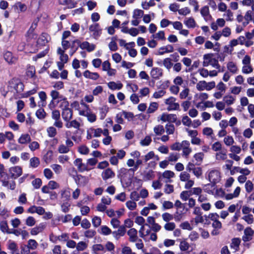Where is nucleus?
<instances>
[{"label": "nucleus", "mask_w": 254, "mask_h": 254, "mask_svg": "<svg viewBox=\"0 0 254 254\" xmlns=\"http://www.w3.org/2000/svg\"><path fill=\"white\" fill-rule=\"evenodd\" d=\"M83 76L86 78L91 79L92 80H97L100 77L97 72H92L89 70H86L83 72Z\"/></svg>", "instance_id": "nucleus-13"}, {"label": "nucleus", "mask_w": 254, "mask_h": 254, "mask_svg": "<svg viewBox=\"0 0 254 254\" xmlns=\"http://www.w3.org/2000/svg\"><path fill=\"white\" fill-rule=\"evenodd\" d=\"M89 30L90 32L93 33V36L96 39H98L102 34V29L98 23L91 25L89 27Z\"/></svg>", "instance_id": "nucleus-3"}, {"label": "nucleus", "mask_w": 254, "mask_h": 254, "mask_svg": "<svg viewBox=\"0 0 254 254\" xmlns=\"http://www.w3.org/2000/svg\"><path fill=\"white\" fill-rule=\"evenodd\" d=\"M109 111V108L107 106H104L100 109V119L103 120L106 116L107 113Z\"/></svg>", "instance_id": "nucleus-30"}, {"label": "nucleus", "mask_w": 254, "mask_h": 254, "mask_svg": "<svg viewBox=\"0 0 254 254\" xmlns=\"http://www.w3.org/2000/svg\"><path fill=\"white\" fill-rule=\"evenodd\" d=\"M61 195L64 201H67L70 198V192L69 190H64L62 191Z\"/></svg>", "instance_id": "nucleus-31"}, {"label": "nucleus", "mask_w": 254, "mask_h": 254, "mask_svg": "<svg viewBox=\"0 0 254 254\" xmlns=\"http://www.w3.org/2000/svg\"><path fill=\"white\" fill-rule=\"evenodd\" d=\"M190 12V10L188 7L182 8L178 10V13L180 15H187Z\"/></svg>", "instance_id": "nucleus-63"}, {"label": "nucleus", "mask_w": 254, "mask_h": 254, "mask_svg": "<svg viewBox=\"0 0 254 254\" xmlns=\"http://www.w3.org/2000/svg\"><path fill=\"white\" fill-rule=\"evenodd\" d=\"M176 227L174 222H168L165 224L164 228L167 231H173Z\"/></svg>", "instance_id": "nucleus-56"}, {"label": "nucleus", "mask_w": 254, "mask_h": 254, "mask_svg": "<svg viewBox=\"0 0 254 254\" xmlns=\"http://www.w3.org/2000/svg\"><path fill=\"white\" fill-rule=\"evenodd\" d=\"M12 53L9 51L6 52L4 54V58L5 60L8 63H12Z\"/></svg>", "instance_id": "nucleus-57"}, {"label": "nucleus", "mask_w": 254, "mask_h": 254, "mask_svg": "<svg viewBox=\"0 0 254 254\" xmlns=\"http://www.w3.org/2000/svg\"><path fill=\"white\" fill-rule=\"evenodd\" d=\"M11 88H13L17 93L22 92L24 89V85L18 78H12L8 82Z\"/></svg>", "instance_id": "nucleus-1"}, {"label": "nucleus", "mask_w": 254, "mask_h": 254, "mask_svg": "<svg viewBox=\"0 0 254 254\" xmlns=\"http://www.w3.org/2000/svg\"><path fill=\"white\" fill-rule=\"evenodd\" d=\"M163 64L167 69H170L173 66V63L171 62V59L169 58H165L163 61Z\"/></svg>", "instance_id": "nucleus-39"}, {"label": "nucleus", "mask_w": 254, "mask_h": 254, "mask_svg": "<svg viewBox=\"0 0 254 254\" xmlns=\"http://www.w3.org/2000/svg\"><path fill=\"white\" fill-rule=\"evenodd\" d=\"M36 116L40 120L44 119L46 116V113L43 108H40L37 110L36 112Z\"/></svg>", "instance_id": "nucleus-29"}, {"label": "nucleus", "mask_w": 254, "mask_h": 254, "mask_svg": "<svg viewBox=\"0 0 254 254\" xmlns=\"http://www.w3.org/2000/svg\"><path fill=\"white\" fill-rule=\"evenodd\" d=\"M129 236V241L131 242H135L137 240V231L135 228H131L127 231Z\"/></svg>", "instance_id": "nucleus-12"}, {"label": "nucleus", "mask_w": 254, "mask_h": 254, "mask_svg": "<svg viewBox=\"0 0 254 254\" xmlns=\"http://www.w3.org/2000/svg\"><path fill=\"white\" fill-rule=\"evenodd\" d=\"M82 160L81 158H77L74 161V164L75 166H77L78 169L80 172H83L85 171H89L90 170L88 167L82 163Z\"/></svg>", "instance_id": "nucleus-11"}, {"label": "nucleus", "mask_w": 254, "mask_h": 254, "mask_svg": "<svg viewBox=\"0 0 254 254\" xmlns=\"http://www.w3.org/2000/svg\"><path fill=\"white\" fill-rule=\"evenodd\" d=\"M48 135L50 137H55L57 133V129L53 127H50L47 129Z\"/></svg>", "instance_id": "nucleus-33"}, {"label": "nucleus", "mask_w": 254, "mask_h": 254, "mask_svg": "<svg viewBox=\"0 0 254 254\" xmlns=\"http://www.w3.org/2000/svg\"><path fill=\"white\" fill-rule=\"evenodd\" d=\"M184 23L189 28H193L195 27V21L192 17L189 18Z\"/></svg>", "instance_id": "nucleus-28"}, {"label": "nucleus", "mask_w": 254, "mask_h": 254, "mask_svg": "<svg viewBox=\"0 0 254 254\" xmlns=\"http://www.w3.org/2000/svg\"><path fill=\"white\" fill-rule=\"evenodd\" d=\"M19 7V12H25L27 10V6L25 3H22L21 2H17L16 3L15 6Z\"/></svg>", "instance_id": "nucleus-54"}, {"label": "nucleus", "mask_w": 254, "mask_h": 254, "mask_svg": "<svg viewBox=\"0 0 254 254\" xmlns=\"http://www.w3.org/2000/svg\"><path fill=\"white\" fill-rule=\"evenodd\" d=\"M227 68L233 73H235L237 71V67L233 62L228 63Z\"/></svg>", "instance_id": "nucleus-36"}, {"label": "nucleus", "mask_w": 254, "mask_h": 254, "mask_svg": "<svg viewBox=\"0 0 254 254\" xmlns=\"http://www.w3.org/2000/svg\"><path fill=\"white\" fill-rule=\"evenodd\" d=\"M254 231L251 227H247L244 230V235L242 237L244 242H249L252 240Z\"/></svg>", "instance_id": "nucleus-6"}, {"label": "nucleus", "mask_w": 254, "mask_h": 254, "mask_svg": "<svg viewBox=\"0 0 254 254\" xmlns=\"http://www.w3.org/2000/svg\"><path fill=\"white\" fill-rule=\"evenodd\" d=\"M207 82L204 81H200L197 84H196V88L198 91H202L204 89H205V85H206Z\"/></svg>", "instance_id": "nucleus-52"}, {"label": "nucleus", "mask_w": 254, "mask_h": 254, "mask_svg": "<svg viewBox=\"0 0 254 254\" xmlns=\"http://www.w3.org/2000/svg\"><path fill=\"white\" fill-rule=\"evenodd\" d=\"M126 204L128 209L130 210H133L136 207V203L134 201H127Z\"/></svg>", "instance_id": "nucleus-46"}, {"label": "nucleus", "mask_w": 254, "mask_h": 254, "mask_svg": "<svg viewBox=\"0 0 254 254\" xmlns=\"http://www.w3.org/2000/svg\"><path fill=\"white\" fill-rule=\"evenodd\" d=\"M53 152L52 150H48L43 157V160L47 163H49L53 159Z\"/></svg>", "instance_id": "nucleus-26"}, {"label": "nucleus", "mask_w": 254, "mask_h": 254, "mask_svg": "<svg viewBox=\"0 0 254 254\" xmlns=\"http://www.w3.org/2000/svg\"><path fill=\"white\" fill-rule=\"evenodd\" d=\"M69 150V148L63 144H61L58 148V151L60 153H68Z\"/></svg>", "instance_id": "nucleus-47"}, {"label": "nucleus", "mask_w": 254, "mask_h": 254, "mask_svg": "<svg viewBox=\"0 0 254 254\" xmlns=\"http://www.w3.org/2000/svg\"><path fill=\"white\" fill-rule=\"evenodd\" d=\"M144 14V11L139 9H135L133 11V18L135 19L140 18Z\"/></svg>", "instance_id": "nucleus-34"}, {"label": "nucleus", "mask_w": 254, "mask_h": 254, "mask_svg": "<svg viewBox=\"0 0 254 254\" xmlns=\"http://www.w3.org/2000/svg\"><path fill=\"white\" fill-rule=\"evenodd\" d=\"M191 191H183L180 194L181 198L184 201H186L189 199L190 196L191 195Z\"/></svg>", "instance_id": "nucleus-37"}, {"label": "nucleus", "mask_w": 254, "mask_h": 254, "mask_svg": "<svg viewBox=\"0 0 254 254\" xmlns=\"http://www.w3.org/2000/svg\"><path fill=\"white\" fill-rule=\"evenodd\" d=\"M60 4L66 5L68 8H72L76 6L77 3L72 0H60Z\"/></svg>", "instance_id": "nucleus-21"}, {"label": "nucleus", "mask_w": 254, "mask_h": 254, "mask_svg": "<svg viewBox=\"0 0 254 254\" xmlns=\"http://www.w3.org/2000/svg\"><path fill=\"white\" fill-rule=\"evenodd\" d=\"M73 115L72 110L70 108L63 109L62 116L64 121L66 122L69 121Z\"/></svg>", "instance_id": "nucleus-8"}, {"label": "nucleus", "mask_w": 254, "mask_h": 254, "mask_svg": "<svg viewBox=\"0 0 254 254\" xmlns=\"http://www.w3.org/2000/svg\"><path fill=\"white\" fill-rule=\"evenodd\" d=\"M234 170H236V172H240L246 176L249 175L250 174V171L247 168L241 169L239 167H234L233 169L230 171V174L231 175L235 174Z\"/></svg>", "instance_id": "nucleus-16"}, {"label": "nucleus", "mask_w": 254, "mask_h": 254, "mask_svg": "<svg viewBox=\"0 0 254 254\" xmlns=\"http://www.w3.org/2000/svg\"><path fill=\"white\" fill-rule=\"evenodd\" d=\"M246 190L248 193H250L254 189V185L252 181L248 180L245 184Z\"/></svg>", "instance_id": "nucleus-43"}, {"label": "nucleus", "mask_w": 254, "mask_h": 254, "mask_svg": "<svg viewBox=\"0 0 254 254\" xmlns=\"http://www.w3.org/2000/svg\"><path fill=\"white\" fill-rule=\"evenodd\" d=\"M176 100V98L174 97H170L165 100V103L169 105L167 109L168 111L179 110V104L175 103Z\"/></svg>", "instance_id": "nucleus-2"}, {"label": "nucleus", "mask_w": 254, "mask_h": 254, "mask_svg": "<svg viewBox=\"0 0 254 254\" xmlns=\"http://www.w3.org/2000/svg\"><path fill=\"white\" fill-rule=\"evenodd\" d=\"M45 228V224L43 223H41L39 224L38 226H36V227L32 228L31 230L30 233L32 235H36L39 233L43 231V230Z\"/></svg>", "instance_id": "nucleus-15"}, {"label": "nucleus", "mask_w": 254, "mask_h": 254, "mask_svg": "<svg viewBox=\"0 0 254 254\" xmlns=\"http://www.w3.org/2000/svg\"><path fill=\"white\" fill-rule=\"evenodd\" d=\"M154 131L156 135H161L165 131L164 127L162 125H158L154 127Z\"/></svg>", "instance_id": "nucleus-38"}, {"label": "nucleus", "mask_w": 254, "mask_h": 254, "mask_svg": "<svg viewBox=\"0 0 254 254\" xmlns=\"http://www.w3.org/2000/svg\"><path fill=\"white\" fill-rule=\"evenodd\" d=\"M32 184L35 189H38L42 184V181L40 178H36L32 182Z\"/></svg>", "instance_id": "nucleus-40"}, {"label": "nucleus", "mask_w": 254, "mask_h": 254, "mask_svg": "<svg viewBox=\"0 0 254 254\" xmlns=\"http://www.w3.org/2000/svg\"><path fill=\"white\" fill-rule=\"evenodd\" d=\"M27 246L30 249L34 250L37 248L38 243L35 240L30 239L28 241Z\"/></svg>", "instance_id": "nucleus-48"}, {"label": "nucleus", "mask_w": 254, "mask_h": 254, "mask_svg": "<svg viewBox=\"0 0 254 254\" xmlns=\"http://www.w3.org/2000/svg\"><path fill=\"white\" fill-rule=\"evenodd\" d=\"M96 234L95 230H86L84 233V235L86 237L88 238H93Z\"/></svg>", "instance_id": "nucleus-62"}, {"label": "nucleus", "mask_w": 254, "mask_h": 254, "mask_svg": "<svg viewBox=\"0 0 254 254\" xmlns=\"http://www.w3.org/2000/svg\"><path fill=\"white\" fill-rule=\"evenodd\" d=\"M150 75L152 78L159 79L163 75V69L159 67H153Z\"/></svg>", "instance_id": "nucleus-9"}, {"label": "nucleus", "mask_w": 254, "mask_h": 254, "mask_svg": "<svg viewBox=\"0 0 254 254\" xmlns=\"http://www.w3.org/2000/svg\"><path fill=\"white\" fill-rule=\"evenodd\" d=\"M78 151L81 154L87 155L89 152V149L85 145H82L78 147Z\"/></svg>", "instance_id": "nucleus-35"}, {"label": "nucleus", "mask_w": 254, "mask_h": 254, "mask_svg": "<svg viewBox=\"0 0 254 254\" xmlns=\"http://www.w3.org/2000/svg\"><path fill=\"white\" fill-rule=\"evenodd\" d=\"M31 137L28 134H23L18 139V142L20 144H26L31 141Z\"/></svg>", "instance_id": "nucleus-19"}, {"label": "nucleus", "mask_w": 254, "mask_h": 254, "mask_svg": "<svg viewBox=\"0 0 254 254\" xmlns=\"http://www.w3.org/2000/svg\"><path fill=\"white\" fill-rule=\"evenodd\" d=\"M174 176L175 173L173 171L170 170H166L162 174V177L167 179H170L171 178H173Z\"/></svg>", "instance_id": "nucleus-42"}, {"label": "nucleus", "mask_w": 254, "mask_h": 254, "mask_svg": "<svg viewBox=\"0 0 254 254\" xmlns=\"http://www.w3.org/2000/svg\"><path fill=\"white\" fill-rule=\"evenodd\" d=\"M122 253L123 254H136L132 252L131 248L127 246H125L123 248Z\"/></svg>", "instance_id": "nucleus-64"}, {"label": "nucleus", "mask_w": 254, "mask_h": 254, "mask_svg": "<svg viewBox=\"0 0 254 254\" xmlns=\"http://www.w3.org/2000/svg\"><path fill=\"white\" fill-rule=\"evenodd\" d=\"M0 230L3 233L11 234V231L8 229L6 221H2L0 223Z\"/></svg>", "instance_id": "nucleus-25"}, {"label": "nucleus", "mask_w": 254, "mask_h": 254, "mask_svg": "<svg viewBox=\"0 0 254 254\" xmlns=\"http://www.w3.org/2000/svg\"><path fill=\"white\" fill-rule=\"evenodd\" d=\"M159 107V105L156 102H151L150 104L149 107L147 110V114H151L154 113L155 111H156Z\"/></svg>", "instance_id": "nucleus-27"}, {"label": "nucleus", "mask_w": 254, "mask_h": 254, "mask_svg": "<svg viewBox=\"0 0 254 254\" xmlns=\"http://www.w3.org/2000/svg\"><path fill=\"white\" fill-rule=\"evenodd\" d=\"M241 240L239 238H234L232 239V242L230 244L231 249H233L235 251H238L239 250V246L241 244Z\"/></svg>", "instance_id": "nucleus-17"}, {"label": "nucleus", "mask_w": 254, "mask_h": 254, "mask_svg": "<svg viewBox=\"0 0 254 254\" xmlns=\"http://www.w3.org/2000/svg\"><path fill=\"white\" fill-rule=\"evenodd\" d=\"M174 51V48L171 45H168L166 46H163L160 48L158 51L159 55H163L165 53H171Z\"/></svg>", "instance_id": "nucleus-14"}, {"label": "nucleus", "mask_w": 254, "mask_h": 254, "mask_svg": "<svg viewBox=\"0 0 254 254\" xmlns=\"http://www.w3.org/2000/svg\"><path fill=\"white\" fill-rule=\"evenodd\" d=\"M187 239H183V240L180 241L179 247L180 250L182 252H185L189 250L190 247V245L187 241Z\"/></svg>", "instance_id": "nucleus-20"}, {"label": "nucleus", "mask_w": 254, "mask_h": 254, "mask_svg": "<svg viewBox=\"0 0 254 254\" xmlns=\"http://www.w3.org/2000/svg\"><path fill=\"white\" fill-rule=\"evenodd\" d=\"M152 141L151 138L149 136H146L145 138L142 139L141 142L140 144L142 146H148L150 144Z\"/></svg>", "instance_id": "nucleus-50"}, {"label": "nucleus", "mask_w": 254, "mask_h": 254, "mask_svg": "<svg viewBox=\"0 0 254 254\" xmlns=\"http://www.w3.org/2000/svg\"><path fill=\"white\" fill-rule=\"evenodd\" d=\"M92 223L93 225L97 228L101 225V219L100 217L98 216H94L92 220Z\"/></svg>", "instance_id": "nucleus-45"}, {"label": "nucleus", "mask_w": 254, "mask_h": 254, "mask_svg": "<svg viewBox=\"0 0 254 254\" xmlns=\"http://www.w3.org/2000/svg\"><path fill=\"white\" fill-rule=\"evenodd\" d=\"M79 43L80 40L78 39H75L72 41L70 46L71 49L69 52V55L70 56H72L78 50L79 48L78 44Z\"/></svg>", "instance_id": "nucleus-18"}, {"label": "nucleus", "mask_w": 254, "mask_h": 254, "mask_svg": "<svg viewBox=\"0 0 254 254\" xmlns=\"http://www.w3.org/2000/svg\"><path fill=\"white\" fill-rule=\"evenodd\" d=\"M180 177L181 181L186 182L190 179V175L187 172L185 171L181 173Z\"/></svg>", "instance_id": "nucleus-55"}, {"label": "nucleus", "mask_w": 254, "mask_h": 254, "mask_svg": "<svg viewBox=\"0 0 254 254\" xmlns=\"http://www.w3.org/2000/svg\"><path fill=\"white\" fill-rule=\"evenodd\" d=\"M65 126L67 128H70L71 127H73L76 129H79L80 124L78 121H77L75 120H74L71 121V122H67Z\"/></svg>", "instance_id": "nucleus-22"}, {"label": "nucleus", "mask_w": 254, "mask_h": 254, "mask_svg": "<svg viewBox=\"0 0 254 254\" xmlns=\"http://www.w3.org/2000/svg\"><path fill=\"white\" fill-rule=\"evenodd\" d=\"M9 173L11 178L16 179L22 175V169L18 166L10 167L9 169Z\"/></svg>", "instance_id": "nucleus-4"}, {"label": "nucleus", "mask_w": 254, "mask_h": 254, "mask_svg": "<svg viewBox=\"0 0 254 254\" xmlns=\"http://www.w3.org/2000/svg\"><path fill=\"white\" fill-rule=\"evenodd\" d=\"M248 224H251L254 222V217L252 214H249L245 215L242 218Z\"/></svg>", "instance_id": "nucleus-49"}, {"label": "nucleus", "mask_w": 254, "mask_h": 254, "mask_svg": "<svg viewBox=\"0 0 254 254\" xmlns=\"http://www.w3.org/2000/svg\"><path fill=\"white\" fill-rule=\"evenodd\" d=\"M209 180L212 184V186H214L218 182L220 179V173L217 170L211 171L208 175Z\"/></svg>", "instance_id": "nucleus-5"}, {"label": "nucleus", "mask_w": 254, "mask_h": 254, "mask_svg": "<svg viewBox=\"0 0 254 254\" xmlns=\"http://www.w3.org/2000/svg\"><path fill=\"white\" fill-rule=\"evenodd\" d=\"M109 88L112 90L118 89L120 90L123 87V84L121 82L117 84L114 81H110L108 83Z\"/></svg>", "instance_id": "nucleus-24"}, {"label": "nucleus", "mask_w": 254, "mask_h": 254, "mask_svg": "<svg viewBox=\"0 0 254 254\" xmlns=\"http://www.w3.org/2000/svg\"><path fill=\"white\" fill-rule=\"evenodd\" d=\"M40 164V160L38 157H34L30 160V165L33 168L37 167Z\"/></svg>", "instance_id": "nucleus-32"}, {"label": "nucleus", "mask_w": 254, "mask_h": 254, "mask_svg": "<svg viewBox=\"0 0 254 254\" xmlns=\"http://www.w3.org/2000/svg\"><path fill=\"white\" fill-rule=\"evenodd\" d=\"M166 132L168 134H173L175 130V127L173 124H166L165 126Z\"/></svg>", "instance_id": "nucleus-51"}, {"label": "nucleus", "mask_w": 254, "mask_h": 254, "mask_svg": "<svg viewBox=\"0 0 254 254\" xmlns=\"http://www.w3.org/2000/svg\"><path fill=\"white\" fill-rule=\"evenodd\" d=\"M200 13L201 15L204 17H207L209 15V7L207 5L203 6L200 9Z\"/></svg>", "instance_id": "nucleus-44"}, {"label": "nucleus", "mask_w": 254, "mask_h": 254, "mask_svg": "<svg viewBox=\"0 0 254 254\" xmlns=\"http://www.w3.org/2000/svg\"><path fill=\"white\" fill-rule=\"evenodd\" d=\"M101 176L104 181H107L109 179L114 178L115 173L111 168H108L102 172Z\"/></svg>", "instance_id": "nucleus-10"}, {"label": "nucleus", "mask_w": 254, "mask_h": 254, "mask_svg": "<svg viewBox=\"0 0 254 254\" xmlns=\"http://www.w3.org/2000/svg\"><path fill=\"white\" fill-rule=\"evenodd\" d=\"M36 221L32 216H29L26 220V224L28 226H33L35 224Z\"/></svg>", "instance_id": "nucleus-59"}, {"label": "nucleus", "mask_w": 254, "mask_h": 254, "mask_svg": "<svg viewBox=\"0 0 254 254\" xmlns=\"http://www.w3.org/2000/svg\"><path fill=\"white\" fill-rule=\"evenodd\" d=\"M81 226L83 228L87 229L90 227L91 224H90V222H89V221L87 219L84 218L82 220V221H81Z\"/></svg>", "instance_id": "nucleus-53"}, {"label": "nucleus", "mask_w": 254, "mask_h": 254, "mask_svg": "<svg viewBox=\"0 0 254 254\" xmlns=\"http://www.w3.org/2000/svg\"><path fill=\"white\" fill-rule=\"evenodd\" d=\"M87 247V244L84 242H80L77 244L76 249L79 251L84 250Z\"/></svg>", "instance_id": "nucleus-60"}, {"label": "nucleus", "mask_w": 254, "mask_h": 254, "mask_svg": "<svg viewBox=\"0 0 254 254\" xmlns=\"http://www.w3.org/2000/svg\"><path fill=\"white\" fill-rule=\"evenodd\" d=\"M223 100L227 105H230L234 103L235 99L231 95H226L223 97Z\"/></svg>", "instance_id": "nucleus-41"}, {"label": "nucleus", "mask_w": 254, "mask_h": 254, "mask_svg": "<svg viewBox=\"0 0 254 254\" xmlns=\"http://www.w3.org/2000/svg\"><path fill=\"white\" fill-rule=\"evenodd\" d=\"M154 177V172L152 170H150L148 172L144 171L143 173V180L144 181L150 180Z\"/></svg>", "instance_id": "nucleus-23"}, {"label": "nucleus", "mask_w": 254, "mask_h": 254, "mask_svg": "<svg viewBox=\"0 0 254 254\" xmlns=\"http://www.w3.org/2000/svg\"><path fill=\"white\" fill-rule=\"evenodd\" d=\"M214 56V54L209 53L203 55L204 61L203 62V66H208L209 65L214 64L213 60H216L215 58H213L212 57Z\"/></svg>", "instance_id": "nucleus-7"}, {"label": "nucleus", "mask_w": 254, "mask_h": 254, "mask_svg": "<svg viewBox=\"0 0 254 254\" xmlns=\"http://www.w3.org/2000/svg\"><path fill=\"white\" fill-rule=\"evenodd\" d=\"M174 186L170 184H166L165 186L164 192L167 194H170L174 191Z\"/></svg>", "instance_id": "nucleus-58"}, {"label": "nucleus", "mask_w": 254, "mask_h": 254, "mask_svg": "<svg viewBox=\"0 0 254 254\" xmlns=\"http://www.w3.org/2000/svg\"><path fill=\"white\" fill-rule=\"evenodd\" d=\"M112 233L111 230L107 226H102L101 233L104 235H108Z\"/></svg>", "instance_id": "nucleus-61"}]
</instances>
